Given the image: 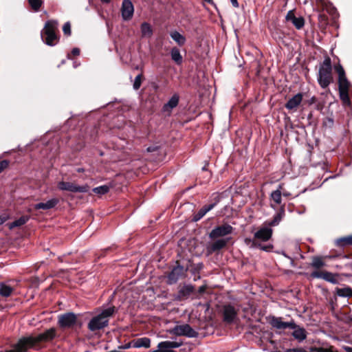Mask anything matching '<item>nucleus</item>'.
<instances>
[{
	"instance_id": "53",
	"label": "nucleus",
	"mask_w": 352,
	"mask_h": 352,
	"mask_svg": "<svg viewBox=\"0 0 352 352\" xmlns=\"http://www.w3.org/2000/svg\"><path fill=\"white\" fill-rule=\"evenodd\" d=\"M102 3H110L111 0H100Z\"/></svg>"
},
{
	"instance_id": "25",
	"label": "nucleus",
	"mask_w": 352,
	"mask_h": 352,
	"mask_svg": "<svg viewBox=\"0 0 352 352\" xmlns=\"http://www.w3.org/2000/svg\"><path fill=\"white\" fill-rule=\"evenodd\" d=\"M336 293L340 297H352V289L348 286L343 288L337 287L336 289Z\"/></svg>"
},
{
	"instance_id": "19",
	"label": "nucleus",
	"mask_w": 352,
	"mask_h": 352,
	"mask_svg": "<svg viewBox=\"0 0 352 352\" xmlns=\"http://www.w3.org/2000/svg\"><path fill=\"white\" fill-rule=\"evenodd\" d=\"M130 344L134 348L144 347L148 349L151 346V340L146 337L140 338L133 340Z\"/></svg>"
},
{
	"instance_id": "21",
	"label": "nucleus",
	"mask_w": 352,
	"mask_h": 352,
	"mask_svg": "<svg viewBox=\"0 0 352 352\" xmlns=\"http://www.w3.org/2000/svg\"><path fill=\"white\" fill-rule=\"evenodd\" d=\"M216 204H211L208 206H204L202 207L196 214H194L192 220L194 221H198L200 220L208 212L211 210L214 206Z\"/></svg>"
},
{
	"instance_id": "27",
	"label": "nucleus",
	"mask_w": 352,
	"mask_h": 352,
	"mask_svg": "<svg viewBox=\"0 0 352 352\" xmlns=\"http://www.w3.org/2000/svg\"><path fill=\"white\" fill-rule=\"evenodd\" d=\"M141 33L143 37H151L153 34V30L151 25L146 22L142 23Z\"/></svg>"
},
{
	"instance_id": "52",
	"label": "nucleus",
	"mask_w": 352,
	"mask_h": 352,
	"mask_svg": "<svg viewBox=\"0 0 352 352\" xmlns=\"http://www.w3.org/2000/svg\"><path fill=\"white\" fill-rule=\"evenodd\" d=\"M327 122H329V125H332V124H333V119H331V118H327Z\"/></svg>"
},
{
	"instance_id": "58",
	"label": "nucleus",
	"mask_w": 352,
	"mask_h": 352,
	"mask_svg": "<svg viewBox=\"0 0 352 352\" xmlns=\"http://www.w3.org/2000/svg\"><path fill=\"white\" fill-rule=\"evenodd\" d=\"M316 1H318V2H322V0H316Z\"/></svg>"
},
{
	"instance_id": "49",
	"label": "nucleus",
	"mask_w": 352,
	"mask_h": 352,
	"mask_svg": "<svg viewBox=\"0 0 352 352\" xmlns=\"http://www.w3.org/2000/svg\"><path fill=\"white\" fill-rule=\"evenodd\" d=\"M6 221V218L0 216V226L2 225Z\"/></svg>"
},
{
	"instance_id": "18",
	"label": "nucleus",
	"mask_w": 352,
	"mask_h": 352,
	"mask_svg": "<svg viewBox=\"0 0 352 352\" xmlns=\"http://www.w3.org/2000/svg\"><path fill=\"white\" fill-rule=\"evenodd\" d=\"M291 329L294 330L292 336L298 342H302L307 338V331L303 327H300L295 323V327Z\"/></svg>"
},
{
	"instance_id": "31",
	"label": "nucleus",
	"mask_w": 352,
	"mask_h": 352,
	"mask_svg": "<svg viewBox=\"0 0 352 352\" xmlns=\"http://www.w3.org/2000/svg\"><path fill=\"white\" fill-rule=\"evenodd\" d=\"M349 90V89H339L340 98L344 104H350Z\"/></svg>"
},
{
	"instance_id": "50",
	"label": "nucleus",
	"mask_w": 352,
	"mask_h": 352,
	"mask_svg": "<svg viewBox=\"0 0 352 352\" xmlns=\"http://www.w3.org/2000/svg\"><path fill=\"white\" fill-rule=\"evenodd\" d=\"M344 350L346 352H352V347L345 346Z\"/></svg>"
},
{
	"instance_id": "32",
	"label": "nucleus",
	"mask_w": 352,
	"mask_h": 352,
	"mask_svg": "<svg viewBox=\"0 0 352 352\" xmlns=\"http://www.w3.org/2000/svg\"><path fill=\"white\" fill-rule=\"evenodd\" d=\"M28 221V217H25V216H23V217H20L19 219H16V221H13L10 225V228H12L23 226Z\"/></svg>"
},
{
	"instance_id": "42",
	"label": "nucleus",
	"mask_w": 352,
	"mask_h": 352,
	"mask_svg": "<svg viewBox=\"0 0 352 352\" xmlns=\"http://www.w3.org/2000/svg\"><path fill=\"white\" fill-rule=\"evenodd\" d=\"M9 162L8 160H2L0 162V173L8 167Z\"/></svg>"
},
{
	"instance_id": "6",
	"label": "nucleus",
	"mask_w": 352,
	"mask_h": 352,
	"mask_svg": "<svg viewBox=\"0 0 352 352\" xmlns=\"http://www.w3.org/2000/svg\"><path fill=\"white\" fill-rule=\"evenodd\" d=\"M58 188L61 190H67L72 192H87L89 187L87 184L78 186L71 182H60L58 183Z\"/></svg>"
},
{
	"instance_id": "3",
	"label": "nucleus",
	"mask_w": 352,
	"mask_h": 352,
	"mask_svg": "<svg viewBox=\"0 0 352 352\" xmlns=\"http://www.w3.org/2000/svg\"><path fill=\"white\" fill-rule=\"evenodd\" d=\"M57 30V21L50 20L45 23L44 28L41 31V37L47 45L54 46L57 43L58 40L56 34Z\"/></svg>"
},
{
	"instance_id": "38",
	"label": "nucleus",
	"mask_w": 352,
	"mask_h": 352,
	"mask_svg": "<svg viewBox=\"0 0 352 352\" xmlns=\"http://www.w3.org/2000/svg\"><path fill=\"white\" fill-rule=\"evenodd\" d=\"M142 74H138L134 79L133 82V89L135 90H138L140 89L141 84H142Z\"/></svg>"
},
{
	"instance_id": "56",
	"label": "nucleus",
	"mask_w": 352,
	"mask_h": 352,
	"mask_svg": "<svg viewBox=\"0 0 352 352\" xmlns=\"http://www.w3.org/2000/svg\"><path fill=\"white\" fill-rule=\"evenodd\" d=\"M151 352H161V351H160V349H158L157 350H155V351H151Z\"/></svg>"
},
{
	"instance_id": "9",
	"label": "nucleus",
	"mask_w": 352,
	"mask_h": 352,
	"mask_svg": "<svg viewBox=\"0 0 352 352\" xmlns=\"http://www.w3.org/2000/svg\"><path fill=\"white\" fill-rule=\"evenodd\" d=\"M232 230L233 228L228 224L218 226L211 231V232L210 233V237L214 239L220 236H224L226 235L231 234Z\"/></svg>"
},
{
	"instance_id": "13",
	"label": "nucleus",
	"mask_w": 352,
	"mask_h": 352,
	"mask_svg": "<svg viewBox=\"0 0 352 352\" xmlns=\"http://www.w3.org/2000/svg\"><path fill=\"white\" fill-rule=\"evenodd\" d=\"M184 274V269L181 265L175 267L168 276V283H175Z\"/></svg>"
},
{
	"instance_id": "2",
	"label": "nucleus",
	"mask_w": 352,
	"mask_h": 352,
	"mask_svg": "<svg viewBox=\"0 0 352 352\" xmlns=\"http://www.w3.org/2000/svg\"><path fill=\"white\" fill-rule=\"evenodd\" d=\"M114 312V307H110L102 310L101 313L91 318L88 323V329L91 331H95L106 327L109 324L110 317L113 316Z\"/></svg>"
},
{
	"instance_id": "10",
	"label": "nucleus",
	"mask_w": 352,
	"mask_h": 352,
	"mask_svg": "<svg viewBox=\"0 0 352 352\" xmlns=\"http://www.w3.org/2000/svg\"><path fill=\"white\" fill-rule=\"evenodd\" d=\"M311 276L312 278L324 279V280L328 281L333 284H337L338 283V280L337 278L338 275L333 274L331 272H320L315 271L311 274Z\"/></svg>"
},
{
	"instance_id": "33",
	"label": "nucleus",
	"mask_w": 352,
	"mask_h": 352,
	"mask_svg": "<svg viewBox=\"0 0 352 352\" xmlns=\"http://www.w3.org/2000/svg\"><path fill=\"white\" fill-rule=\"evenodd\" d=\"M93 191L98 195H104L109 191V187L107 185H103L94 188Z\"/></svg>"
},
{
	"instance_id": "36",
	"label": "nucleus",
	"mask_w": 352,
	"mask_h": 352,
	"mask_svg": "<svg viewBox=\"0 0 352 352\" xmlns=\"http://www.w3.org/2000/svg\"><path fill=\"white\" fill-rule=\"evenodd\" d=\"M29 3L34 10L38 11L41 7L43 2L41 0H29Z\"/></svg>"
},
{
	"instance_id": "15",
	"label": "nucleus",
	"mask_w": 352,
	"mask_h": 352,
	"mask_svg": "<svg viewBox=\"0 0 352 352\" xmlns=\"http://www.w3.org/2000/svg\"><path fill=\"white\" fill-rule=\"evenodd\" d=\"M182 344L174 341H164L158 344L157 348L161 352H173V349L179 347Z\"/></svg>"
},
{
	"instance_id": "47",
	"label": "nucleus",
	"mask_w": 352,
	"mask_h": 352,
	"mask_svg": "<svg viewBox=\"0 0 352 352\" xmlns=\"http://www.w3.org/2000/svg\"><path fill=\"white\" fill-rule=\"evenodd\" d=\"M316 102V98L315 96H313L310 98L309 100V104H312Z\"/></svg>"
},
{
	"instance_id": "61",
	"label": "nucleus",
	"mask_w": 352,
	"mask_h": 352,
	"mask_svg": "<svg viewBox=\"0 0 352 352\" xmlns=\"http://www.w3.org/2000/svg\"><path fill=\"white\" fill-rule=\"evenodd\" d=\"M218 202H219V200H217V201H216V202H215L214 204H217V203H218Z\"/></svg>"
},
{
	"instance_id": "24",
	"label": "nucleus",
	"mask_w": 352,
	"mask_h": 352,
	"mask_svg": "<svg viewBox=\"0 0 352 352\" xmlns=\"http://www.w3.org/2000/svg\"><path fill=\"white\" fill-rule=\"evenodd\" d=\"M227 243L228 240L226 239H218L212 244H211L210 246V252H215L217 250H221L226 245Z\"/></svg>"
},
{
	"instance_id": "8",
	"label": "nucleus",
	"mask_w": 352,
	"mask_h": 352,
	"mask_svg": "<svg viewBox=\"0 0 352 352\" xmlns=\"http://www.w3.org/2000/svg\"><path fill=\"white\" fill-rule=\"evenodd\" d=\"M134 12V7L130 0H123L121 7V14L124 21H129L132 19Z\"/></svg>"
},
{
	"instance_id": "39",
	"label": "nucleus",
	"mask_w": 352,
	"mask_h": 352,
	"mask_svg": "<svg viewBox=\"0 0 352 352\" xmlns=\"http://www.w3.org/2000/svg\"><path fill=\"white\" fill-rule=\"evenodd\" d=\"M63 31L67 36H69L71 34V25L69 22H66L64 24L63 27Z\"/></svg>"
},
{
	"instance_id": "51",
	"label": "nucleus",
	"mask_w": 352,
	"mask_h": 352,
	"mask_svg": "<svg viewBox=\"0 0 352 352\" xmlns=\"http://www.w3.org/2000/svg\"><path fill=\"white\" fill-rule=\"evenodd\" d=\"M205 291V287L204 286H201L199 288V293H202Z\"/></svg>"
},
{
	"instance_id": "48",
	"label": "nucleus",
	"mask_w": 352,
	"mask_h": 352,
	"mask_svg": "<svg viewBox=\"0 0 352 352\" xmlns=\"http://www.w3.org/2000/svg\"><path fill=\"white\" fill-rule=\"evenodd\" d=\"M333 346H331L329 348H324L323 352H338V351H333Z\"/></svg>"
},
{
	"instance_id": "5",
	"label": "nucleus",
	"mask_w": 352,
	"mask_h": 352,
	"mask_svg": "<svg viewBox=\"0 0 352 352\" xmlns=\"http://www.w3.org/2000/svg\"><path fill=\"white\" fill-rule=\"evenodd\" d=\"M77 322V315L73 312L60 314L58 317V324L63 329L72 328L76 324Z\"/></svg>"
},
{
	"instance_id": "12",
	"label": "nucleus",
	"mask_w": 352,
	"mask_h": 352,
	"mask_svg": "<svg viewBox=\"0 0 352 352\" xmlns=\"http://www.w3.org/2000/svg\"><path fill=\"white\" fill-rule=\"evenodd\" d=\"M271 325L277 329H285L287 328H294L295 322L294 320L290 322H283L281 318L272 317L270 321Z\"/></svg>"
},
{
	"instance_id": "34",
	"label": "nucleus",
	"mask_w": 352,
	"mask_h": 352,
	"mask_svg": "<svg viewBox=\"0 0 352 352\" xmlns=\"http://www.w3.org/2000/svg\"><path fill=\"white\" fill-rule=\"evenodd\" d=\"M337 244L340 246H344L346 245H352V235L338 239L337 241Z\"/></svg>"
},
{
	"instance_id": "11",
	"label": "nucleus",
	"mask_w": 352,
	"mask_h": 352,
	"mask_svg": "<svg viewBox=\"0 0 352 352\" xmlns=\"http://www.w3.org/2000/svg\"><path fill=\"white\" fill-rule=\"evenodd\" d=\"M223 321L227 323H232L235 320L237 311L232 305H225L223 308Z\"/></svg>"
},
{
	"instance_id": "1",
	"label": "nucleus",
	"mask_w": 352,
	"mask_h": 352,
	"mask_svg": "<svg viewBox=\"0 0 352 352\" xmlns=\"http://www.w3.org/2000/svg\"><path fill=\"white\" fill-rule=\"evenodd\" d=\"M317 80L322 89L328 87L333 82L331 60L329 56L325 57L320 65Z\"/></svg>"
},
{
	"instance_id": "55",
	"label": "nucleus",
	"mask_w": 352,
	"mask_h": 352,
	"mask_svg": "<svg viewBox=\"0 0 352 352\" xmlns=\"http://www.w3.org/2000/svg\"><path fill=\"white\" fill-rule=\"evenodd\" d=\"M204 1L206 2H208V3H212V0H204Z\"/></svg>"
},
{
	"instance_id": "14",
	"label": "nucleus",
	"mask_w": 352,
	"mask_h": 352,
	"mask_svg": "<svg viewBox=\"0 0 352 352\" xmlns=\"http://www.w3.org/2000/svg\"><path fill=\"white\" fill-rule=\"evenodd\" d=\"M302 94L298 93L289 98L285 104V108L290 111H296L297 107L300 104L302 101Z\"/></svg>"
},
{
	"instance_id": "7",
	"label": "nucleus",
	"mask_w": 352,
	"mask_h": 352,
	"mask_svg": "<svg viewBox=\"0 0 352 352\" xmlns=\"http://www.w3.org/2000/svg\"><path fill=\"white\" fill-rule=\"evenodd\" d=\"M338 75V88L339 89H349L350 82L347 80L343 67L338 64L334 67Z\"/></svg>"
},
{
	"instance_id": "46",
	"label": "nucleus",
	"mask_w": 352,
	"mask_h": 352,
	"mask_svg": "<svg viewBox=\"0 0 352 352\" xmlns=\"http://www.w3.org/2000/svg\"><path fill=\"white\" fill-rule=\"evenodd\" d=\"M230 1L234 8L239 7V3H238L237 0H230Z\"/></svg>"
},
{
	"instance_id": "45",
	"label": "nucleus",
	"mask_w": 352,
	"mask_h": 352,
	"mask_svg": "<svg viewBox=\"0 0 352 352\" xmlns=\"http://www.w3.org/2000/svg\"><path fill=\"white\" fill-rule=\"evenodd\" d=\"M72 53L74 56H78L80 54V50L78 48H74Z\"/></svg>"
},
{
	"instance_id": "44",
	"label": "nucleus",
	"mask_w": 352,
	"mask_h": 352,
	"mask_svg": "<svg viewBox=\"0 0 352 352\" xmlns=\"http://www.w3.org/2000/svg\"><path fill=\"white\" fill-rule=\"evenodd\" d=\"M324 348L323 347H311L309 349V351L311 352H323Z\"/></svg>"
},
{
	"instance_id": "29",
	"label": "nucleus",
	"mask_w": 352,
	"mask_h": 352,
	"mask_svg": "<svg viewBox=\"0 0 352 352\" xmlns=\"http://www.w3.org/2000/svg\"><path fill=\"white\" fill-rule=\"evenodd\" d=\"M171 58L177 64L182 62V56L179 50L177 47H173L170 52Z\"/></svg>"
},
{
	"instance_id": "26",
	"label": "nucleus",
	"mask_w": 352,
	"mask_h": 352,
	"mask_svg": "<svg viewBox=\"0 0 352 352\" xmlns=\"http://www.w3.org/2000/svg\"><path fill=\"white\" fill-rule=\"evenodd\" d=\"M13 288L5 283H0V296L3 297H8L13 292Z\"/></svg>"
},
{
	"instance_id": "59",
	"label": "nucleus",
	"mask_w": 352,
	"mask_h": 352,
	"mask_svg": "<svg viewBox=\"0 0 352 352\" xmlns=\"http://www.w3.org/2000/svg\"><path fill=\"white\" fill-rule=\"evenodd\" d=\"M129 346H125V347H124V349H127V348H129Z\"/></svg>"
},
{
	"instance_id": "30",
	"label": "nucleus",
	"mask_w": 352,
	"mask_h": 352,
	"mask_svg": "<svg viewBox=\"0 0 352 352\" xmlns=\"http://www.w3.org/2000/svg\"><path fill=\"white\" fill-rule=\"evenodd\" d=\"M325 265V263L322 261V258L319 256H315L312 258L311 266L316 269H319Z\"/></svg>"
},
{
	"instance_id": "57",
	"label": "nucleus",
	"mask_w": 352,
	"mask_h": 352,
	"mask_svg": "<svg viewBox=\"0 0 352 352\" xmlns=\"http://www.w3.org/2000/svg\"><path fill=\"white\" fill-rule=\"evenodd\" d=\"M81 171H82V169H80V168L78 169V172H81Z\"/></svg>"
},
{
	"instance_id": "60",
	"label": "nucleus",
	"mask_w": 352,
	"mask_h": 352,
	"mask_svg": "<svg viewBox=\"0 0 352 352\" xmlns=\"http://www.w3.org/2000/svg\"><path fill=\"white\" fill-rule=\"evenodd\" d=\"M218 202H219V200H217V201H216V202H215L214 204H217V203H218Z\"/></svg>"
},
{
	"instance_id": "40",
	"label": "nucleus",
	"mask_w": 352,
	"mask_h": 352,
	"mask_svg": "<svg viewBox=\"0 0 352 352\" xmlns=\"http://www.w3.org/2000/svg\"><path fill=\"white\" fill-rule=\"evenodd\" d=\"M285 352H311V351H307L302 347H298V348L288 349L285 350Z\"/></svg>"
},
{
	"instance_id": "41",
	"label": "nucleus",
	"mask_w": 352,
	"mask_h": 352,
	"mask_svg": "<svg viewBox=\"0 0 352 352\" xmlns=\"http://www.w3.org/2000/svg\"><path fill=\"white\" fill-rule=\"evenodd\" d=\"M286 20L287 21L292 22L294 19L296 18L294 10H289L286 15Z\"/></svg>"
},
{
	"instance_id": "54",
	"label": "nucleus",
	"mask_w": 352,
	"mask_h": 352,
	"mask_svg": "<svg viewBox=\"0 0 352 352\" xmlns=\"http://www.w3.org/2000/svg\"><path fill=\"white\" fill-rule=\"evenodd\" d=\"M283 195L287 197V196H289V193H287V192H283Z\"/></svg>"
},
{
	"instance_id": "20",
	"label": "nucleus",
	"mask_w": 352,
	"mask_h": 352,
	"mask_svg": "<svg viewBox=\"0 0 352 352\" xmlns=\"http://www.w3.org/2000/svg\"><path fill=\"white\" fill-rule=\"evenodd\" d=\"M179 96L174 94L163 107V111L170 113L172 109L176 107L179 103Z\"/></svg>"
},
{
	"instance_id": "37",
	"label": "nucleus",
	"mask_w": 352,
	"mask_h": 352,
	"mask_svg": "<svg viewBox=\"0 0 352 352\" xmlns=\"http://www.w3.org/2000/svg\"><path fill=\"white\" fill-rule=\"evenodd\" d=\"M283 217V214L281 212L276 214L274 219L268 223L269 226H275L278 225L281 221Z\"/></svg>"
},
{
	"instance_id": "23",
	"label": "nucleus",
	"mask_w": 352,
	"mask_h": 352,
	"mask_svg": "<svg viewBox=\"0 0 352 352\" xmlns=\"http://www.w3.org/2000/svg\"><path fill=\"white\" fill-rule=\"evenodd\" d=\"M282 188H283V184H280L278 186V188L277 190L273 191L272 193H271V199L276 204V205H279L281 204V201H282V198H281V190H282Z\"/></svg>"
},
{
	"instance_id": "35",
	"label": "nucleus",
	"mask_w": 352,
	"mask_h": 352,
	"mask_svg": "<svg viewBox=\"0 0 352 352\" xmlns=\"http://www.w3.org/2000/svg\"><path fill=\"white\" fill-rule=\"evenodd\" d=\"M292 23L296 27V29L300 30L304 26L305 20L302 16L296 17L294 19V21L292 22Z\"/></svg>"
},
{
	"instance_id": "17",
	"label": "nucleus",
	"mask_w": 352,
	"mask_h": 352,
	"mask_svg": "<svg viewBox=\"0 0 352 352\" xmlns=\"http://www.w3.org/2000/svg\"><path fill=\"white\" fill-rule=\"evenodd\" d=\"M59 202L57 198H52L46 202H41L34 206L35 210H50L54 208Z\"/></svg>"
},
{
	"instance_id": "43",
	"label": "nucleus",
	"mask_w": 352,
	"mask_h": 352,
	"mask_svg": "<svg viewBox=\"0 0 352 352\" xmlns=\"http://www.w3.org/2000/svg\"><path fill=\"white\" fill-rule=\"evenodd\" d=\"M254 246L259 248L260 250H265V251H268V250H270V249L272 248V246H270V245H263L260 243H258V244L255 243Z\"/></svg>"
},
{
	"instance_id": "4",
	"label": "nucleus",
	"mask_w": 352,
	"mask_h": 352,
	"mask_svg": "<svg viewBox=\"0 0 352 352\" xmlns=\"http://www.w3.org/2000/svg\"><path fill=\"white\" fill-rule=\"evenodd\" d=\"M169 333L176 336H186L188 338H197L199 335L198 332L188 324L176 325L169 331Z\"/></svg>"
},
{
	"instance_id": "16",
	"label": "nucleus",
	"mask_w": 352,
	"mask_h": 352,
	"mask_svg": "<svg viewBox=\"0 0 352 352\" xmlns=\"http://www.w3.org/2000/svg\"><path fill=\"white\" fill-rule=\"evenodd\" d=\"M272 234V229L270 227H262L254 233V238L263 241H268Z\"/></svg>"
},
{
	"instance_id": "22",
	"label": "nucleus",
	"mask_w": 352,
	"mask_h": 352,
	"mask_svg": "<svg viewBox=\"0 0 352 352\" xmlns=\"http://www.w3.org/2000/svg\"><path fill=\"white\" fill-rule=\"evenodd\" d=\"M194 291V287L192 285H185L180 289L178 294L179 299L187 298Z\"/></svg>"
},
{
	"instance_id": "28",
	"label": "nucleus",
	"mask_w": 352,
	"mask_h": 352,
	"mask_svg": "<svg viewBox=\"0 0 352 352\" xmlns=\"http://www.w3.org/2000/svg\"><path fill=\"white\" fill-rule=\"evenodd\" d=\"M170 36L179 45H183L186 42V38L177 31L171 32Z\"/></svg>"
}]
</instances>
